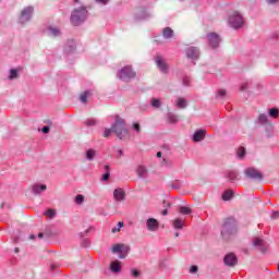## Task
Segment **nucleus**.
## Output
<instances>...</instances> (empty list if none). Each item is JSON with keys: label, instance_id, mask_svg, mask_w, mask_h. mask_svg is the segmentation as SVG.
Listing matches in <instances>:
<instances>
[{"label": "nucleus", "instance_id": "58", "mask_svg": "<svg viewBox=\"0 0 279 279\" xmlns=\"http://www.w3.org/2000/svg\"><path fill=\"white\" fill-rule=\"evenodd\" d=\"M1 208H3V204L1 205Z\"/></svg>", "mask_w": 279, "mask_h": 279}, {"label": "nucleus", "instance_id": "23", "mask_svg": "<svg viewBox=\"0 0 279 279\" xmlns=\"http://www.w3.org/2000/svg\"><path fill=\"white\" fill-rule=\"evenodd\" d=\"M97 156V150L90 148L86 151V158L87 160H93Z\"/></svg>", "mask_w": 279, "mask_h": 279}, {"label": "nucleus", "instance_id": "47", "mask_svg": "<svg viewBox=\"0 0 279 279\" xmlns=\"http://www.w3.org/2000/svg\"><path fill=\"white\" fill-rule=\"evenodd\" d=\"M98 3H102L104 5H106V3H108V1L110 0H96Z\"/></svg>", "mask_w": 279, "mask_h": 279}, {"label": "nucleus", "instance_id": "14", "mask_svg": "<svg viewBox=\"0 0 279 279\" xmlns=\"http://www.w3.org/2000/svg\"><path fill=\"white\" fill-rule=\"evenodd\" d=\"M111 252L113 254H122V252H130V247L125 246V244H114Z\"/></svg>", "mask_w": 279, "mask_h": 279}, {"label": "nucleus", "instance_id": "30", "mask_svg": "<svg viewBox=\"0 0 279 279\" xmlns=\"http://www.w3.org/2000/svg\"><path fill=\"white\" fill-rule=\"evenodd\" d=\"M151 106H153V108H160V99L153 98L151 99Z\"/></svg>", "mask_w": 279, "mask_h": 279}, {"label": "nucleus", "instance_id": "55", "mask_svg": "<svg viewBox=\"0 0 279 279\" xmlns=\"http://www.w3.org/2000/svg\"><path fill=\"white\" fill-rule=\"evenodd\" d=\"M15 254H19V248H15Z\"/></svg>", "mask_w": 279, "mask_h": 279}, {"label": "nucleus", "instance_id": "32", "mask_svg": "<svg viewBox=\"0 0 279 279\" xmlns=\"http://www.w3.org/2000/svg\"><path fill=\"white\" fill-rule=\"evenodd\" d=\"M258 121L259 123H263V124L267 123V114L265 113L259 114Z\"/></svg>", "mask_w": 279, "mask_h": 279}, {"label": "nucleus", "instance_id": "51", "mask_svg": "<svg viewBox=\"0 0 279 279\" xmlns=\"http://www.w3.org/2000/svg\"><path fill=\"white\" fill-rule=\"evenodd\" d=\"M105 169H106V171H110V166L109 165H105Z\"/></svg>", "mask_w": 279, "mask_h": 279}, {"label": "nucleus", "instance_id": "50", "mask_svg": "<svg viewBox=\"0 0 279 279\" xmlns=\"http://www.w3.org/2000/svg\"><path fill=\"white\" fill-rule=\"evenodd\" d=\"M162 215L167 216V215H169V211L167 209H163Z\"/></svg>", "mask_w": 279, "mask_h": 279}, {"label": "nucleus", "instance_id": "18", "mask_svg": "<svg viewBox=\"0 0 279 279\" xmlns=\"http://www.w3.org/2000/svg\"><path fill=\"white\" fill-rule=\"evenodd\" d=\"M110 269L113 274H119L121 271V262L114 260L110 264Z\"/></svg>", "mask_w": 279, "mask_h": 279}, {"label": "nucleus", "instance_id": "13", "mask_svg": "<svg viewBox=\"0 0 279 279\" xmlns=\"http://www.w3.org/2000/svg\"><path fill=\"white\" fill-rule=\"evenodd\" d=\"M113 199H116V202H125V191L121 187L116 189L113 191Z\"/></svg>", "mask_w": 279, "mask_h": 279}, {"label": "nucleus", "instance_id": "38", "mask_svg": "<svg viewBox=\"0 0 279 279\" xmlns=\"http://www.w3.org/2000/svg\"><path fill=\"white\" fill-rule=\"evenodd\" d=\"M169 122L170 123H178V118L175 116H173V114H170L169 116Z\"/></svg>", "mask_w": 279, "mask_h": 279}, {"label": "nucleus", "instance_id": "36", "mask_svg": "<svg viewBox=\"0 0 279 279\" xmlns=\"http://www.w3.org/2000/svg\"><path fill=\"white\" fill-rule=\"evenodd\" d=\"M110 134H112V126L111 129H106L105 132H104V137L105 138H108V136H110Z\"/></svg>", "mask_w": 279, "mask_h": 279}, {"label": "nucleus", "instance_id": "53", "mask_svg": "<svg viewBox=\"0 0 279 279\" xmlns=\"http://www.w3.org/2000/svg\"><path fill=\"white\" fill-rule=\"evenodd\" d=\"M174 236H177V238H178V236H180V233H178V232H177V233H174Z\"/></svg>", "mask_w": 279, "mask_h": 279}, {"label": "nucleus", "instance_id": "22", "mask_svg": "<svg viewBox=\"0 0 279 279\" xmlns=\"http://www.w3.org/2000/svg\"><path fill=\"white\" fill-rule=\"evenodd\" d=\"M177 106H178V108H180L181 110H184V108H186V106H187L186 99H184V98H178V100H177Z\"/></svg>", "mask_w": 279, "mask_h": 279}, {"label": "nucleus", "instance_id": "17", "mask_svg": "<svg viewBox=\"0 0 279 279\" xmlns=\"http://www.w3.org/2000/svg\"><path fill=\"white\" fill-rule=\"evenodd\" d=\"M172 226H173L174 230H182L184 228V220H182L180 218H175L172 221Z\"/></svg>", "mask_w": 279, "mask_h": 279}, {"label": "nucleus", "instance_id": "43", "mask_svg": "<svg viewBox=\"0 0 279 279\" xmlns=\"http://www.w3.org/2000/svg\"><path fill=\"white\" fill-rule=\"evenodd\" d=\"M226 95H227L226 89H220V90L218 92V97H226Z\"/></svg>", "mask_w": 279, "mask_h": 279}, {"label": "nucleus", "instance_id": "48", "mask_svg": "<svg viewBox=\"0 0 279 279\" xmlns=\"http://www.w3.org/2000/svg\"><path fill=\"white\" fill-rule=\"evenodd\" d=\"M267 2L274 4V3H278L279 0H267Z\"/></svg>", "mask_w": 279, "mask_h": 279}, {"label": "nucleus", "instance_id": "57", "mask_svg": "<svg viewBox=\"0 0 279 279\" xmlns=\"http://www.w3.org/2000/svg\"><path fill=\"white\" fill-rule=\"evenodd\" d=\"M167 206H168V207H170V206H171V204H169V203H168V204H167Z\"/></svg>", "mask_w": 279, "mask_h": 279}, {"label": "nucleus", "instance_id": "56", "mask_svg": "<svg viewBox=\"0 0 279 279\" xmlns=\"http://www.w3.org/2000/svg\"><path fill=\"white\" fill-rule=\"evenodd\" d=\"M120 258H125V255H120Z\"/></svg>", "mask_w": 279, "mask_h": 279}, {"label": "nucleus", "instance_id": "54", "mask_svg": "<svg viewBox=\"0 0 279 279\" xmlns=\"http://www.w3.org/2000/svg\"><path fill=\"white\" fill-rule=\"evenodd\" d=\"M35 238H36V235H34V234L31 235V239H35Z\"/></svg>", "mask_w": 279, "mask_h": 279}, {"label": "nucleus", "instance_id": "42", "mask_svg": "<svg viewBox=\"0 0 279 279\" xmlns=\"http://www.w3.org/2000/svg\"><path fill=\"white\" fill-rule=\"evenodd\" d=\"M133 130H135V132H141V124L140 123H134L133 124Z\"/></svg>", "mask_w": 279, "mask_h": 279}, {"label": "nucleus", "instance_id": "40", "mask_svg": "<svg viewBox=\"0 0 279 279\" xmlns=\"http://www.w3.org/2000/svg\"><path fill=\"white\" fill-rule=\"evenodd\" d=\"M86 125H97V120L89 119V120L86 121Z\"/></svg>", "mask_w": 279, "mask_h": 279}, {"label": "nucleus", "instance_id": "34", "mask_svg": "<svg viewBox=\"0 0 279 279\" xmlns=\"http://www.w3.org/2000/svg\"><path fill=\"white\" fill-rule=\"evenodd\" d=\"M76 204H84V195L78 194L75 198Z\"/></svg>", "mask_w": 279, "mask_h": 279}, {"label": "nucleus", "instance_id": "1", "mask_svg": "<svg viewBox=\"0 0 279 279\" xmlns=\"http://www.w3.org/2000/svg\"><path fill=\"white\" fill-rule=\"evenodd\" d=\"M111 128L113 134H117L120 141H123V138H130V131L125 128V121L122 119H118Z\"/></svg>", "mask_w": 279, "mask_h": 279}, {"label": "nucleus", "instance_id": "29", "mask_svg": "<svg viewBox=\"0 0 279 279\" xmlns=\"http://www.w3.org/2000/svg\"><path fill=\"white\" fill-rule=\"evenodd\" d=\"M46 217H49L50 219H53V217H56V209H48L45 213Z\"/></svg>", "mask_w": 279, "mask_h": 279}, {"label": "nucleus", "instance_id": "16", "mask_svg": "<svg viewBox=\"0 0 279 279\" xmlns=\"http://www.w3.org/2000/svg\"><path fill=\"white\" fill-rule=\"evenodd\" d=\"M162 36H163V38H166V40H170V38H173V36H175V34L171 27H165L162 29Z\"/></svg>", "mask_w": 279, "mask_h": 279}, {"label": "nucleus", "instance_id": "49", "mask_svg": "<svg viewBox=\"0 0 279 279\" xmlns=\"http://www.w3.org/2000/svg\"><path fill=\"white\" fill-rule=\"evenodd\" d=\"M157 158H162V153L161 151L157 153Z\"/></svg>", "mask_w": 279, "mask_h": 279}, {"label": "nucleus", "instance_id": "27", "mask_svg": "<svg viewBox=\"0 0 279 279\" xmlns=\"http://www.w3.org/2000/svg\"><path fill=\"white\" fill-rule=\"evenodd\" d=\"M179 213H181V215H191V208L189 207H180Z\"/></svg>", "mask_w": 279, "mask_h": 279}, {"label": "nucleus", "instance_id": "11", "mask_svg": "<svg viewBox=\"0 0 279 279\" xmlns=\"http://www.w3.org/2000/svg\"><path fill=\"white\" fill-rule=\"evenodd\" d=\"M236 263H239V259L236 258V255H234V253H229L225 256V264L228 267H234Z\"/></svg>", "mask_w": 279, "mask_h": 279}, {"label": "nucleus", "instance_id": "39", "mask_svg": "<svg viewBox=\"0 0 279 279\" xmlns=\"http://www.w3.org/2000/svg\"><path fill=\"white\" fill-rule=\"evenodd\" d=\"M131 274L134 278H138V276H141V271H138L137 269H132Z\"/></svg>", "mask_w": 279, "mask_h": 279}, {"label": "nucleus", "instance_id": "46", "mask_svg": "<svg viewBox=\"0 0 279 279\" xmlns=\"http://www.w3.org/2000/svg\"><path fill=\"white\" fill-rule=\"evenodd\" d=\"M278 217H279V213L278 211L272 213L271 219H278Z\"/></svg>", "mask_w": 279, "mask_h": 279}, {"label": "nucleus", "instance_id": "28", "mask_svg": "<svg viewBox=\"0 0 279 279\" xmlns=\"http://www.w3.org/2000/svg\"><path fill=\"white\" fill-rule=\"evenodd\" d=\"M49 32H50V36H60V29L56 27H50Z\"/></svg>", "mask_w": 279, "mask_h": 279}, {"label": "nucleus", "instance_id": "6", "mask_svg": "<svg viewBox=\"0 0 279 279\" xmlns=\"http://www.w3.org/2000/svg\"><path fill=\"white\" fill-rule=\"evenodd\" d=\"M32 14H34V8L27 7L24 10H22L20 15V23L24 25V23H27L32 19Z\"/></svg>", "mask_w": 279, "mask_h": 279}, {"label": "nucleus", "instance_id": "52", "mask_svg": "<svg viewBox=\"0 0 279 279\" xmlns=\"http://www.w3.org/2000/svg\"><path fill=\"white\" fill-rule=\"evenodd\" d=\"M44 234L43 233H39L38 234V239H43Z\"/></svg>", "mask_w": 279, "mask_h": 279}, {"label": "nucleus", "instance_id": "7", "mask_svg": "<svg viewBox=\"0 0 279 279\" xmlns=\"http://www.w3.org/2000/svg\"><path fill=\"white\" fill-rule=\"evenodd\" d=\"M245 175L251 180H263V173H260V171H258L256 168L246 169Z\"/></svg>", "mask_w": 279, "mask_h": 279}, {"label": "nucleus", "instance_id": "26", "mask_svg": "<svg viewBox=\"0 0 279 279\" xmlns=\"http://www.w3.org/2000/svg\"><path fill=\"white\" fill-rule=\"evenodd\" d=\"M125 223L123 221L118 222L117 227L112 228L111 232L116 234V232H121V228H123Z\"/></svg>", "mask_w": 279, "mask_h": 279}, {"label": "nucleus", "instance_id": "4", "mask_svg": "<svg viewBox=\"0 0 279 279\" xmlns=\"http://www.w3.org/2000/svg\"><path fill=\"white\" fill-rule=\"evenodd\" d=\"M229 23H230L231 27H234V29H239V27H243V24L245 22L243 21V16H241V14H239V12H233L229 16Z\"/></svg>", "mask_w": 279, "mask_h": 279}, {"label": "nucleus", "instance_id": "24", "mask_svg": "<svg viewBox=\"0 0 279 279\" xmlns=\"http://www.w3.org/2000/svg\"><path fill=\"white\" fill-rule=\"evenodd\" d=\"M268 114H269V117H271V119H278V117H279V110H278V108H271V109L268 111Z\"/></svg>", "mask_w": 279, "mask_h": 279}, {"label": "nucleus", "instance_id": "9", "mask_svg": "<svg viewBox=\"0 0 279 279\" xmlns=\"http://www.w3.org/2000/svg\"><path fill=\"white\" fill-rule=\"evenodd\" d=\"M208 43L211 47L216 48L219 47V43H221V37L217 33H209L207 35Z\"/></svg>", "mask_w": 279, "mask_h": 279}, {"label": "nucleus", "instance_id": "21", "mask_svg": "<svg viewBox=\"0 0 279 279\" xmlns=\"http://www.w3.org/2000/svg\"><path fill=\"white\" fill-rule=\"evenodd\" d=\"M232 197H234V192H232V190H227L223 194H222V199L225 202H230V199H232Z\"/></svg>", "mask_w": 279, "mask_h": 279}, {"label": "nucleus", "instance_id": "8", "mask_svg": "<svg viewBox=\"0 0 279 279\" xmlns=\"http://www.w3.org/2000/svg\"><path fill=\"white\" fill-rule=\"evenodd\" d=\"M155 62H156V65L158 66L159 71H161V73H167L169 71V65L167 64V61H165V59H162V57L157 56L155 58Z\"/></svg>", "mask_w": 279, "mask_h": 279}, {"label": "nucleus", "instance_id": "2", "mask_svg": "<svg viewBox=\"0 0 279 279\" xmlns=\"http://www.w3.org/2000/svg\"><path fill=\"white\" fill-rule=\"evenodd\" d=\"M86 16H88V11L84 7H80L78 9H74L71 15V23L74 26L82 25L86 21Z\"/></svg>", "mask_w": 279, "mask_h": 279}, {"label": "nucleus", "instance_id": "41", "mask_svg": "<svg viewBox=\"0 0 279 279\" xmlns=\"http://www.w3.org/2000/svg\"><path fill=\"white\" fill-rule=\"evenodd\" d=\"M229 180H230L231 182H234V180H236V173L230 172V173H229Z\"/></svg>", "mask_w": 279, "mask_h": 279}, {"label": "nucleus", "instance_id": "45", "mask_svg": "<svg viewBox=\"0 0 279 279\" xmlns=\"http://www.w3.org/2000/svg\"><path fill=\"white\" fill-rule=\"evenodd\" d=\"M49 130H50L49 126H44V128L41 129V132H43L44 134H49Z\"/></svg>", "mask_w": 279, "mask_h": 279}, {"label": "nucleus", "instance_id": "31", "mask_svg": "<svg viewBox=\"0 0 279 279\" xmlns=\"http://www.w3.org/2000/svg\"><path fill=\"white\" fill-rule=\"evenodd\" d=\"M19 77V72L16 70H11L9 80H16Z\"/></svg>", "mask_w": 279, "mask_h": 279}, {"label": "nucleus", "instance_id": "33", "mask_svg": "<svg viewBox=\"0 0 279 279\" xmlns=\"http://www.w3.org/2000/svg\"><path fill=\"white\" fill-rule=\"evenodd\" d=\"M238 156H239V158H244L245 157V148L243 146H241L238 149Z\"/></svg>", "mask_w": 279, "mask_h": 279}, {"label": "nucleus", "instance_id": "44", "mask_svg": "<svg viewBox=\"0 0 279 279\" xmlns=\"http://www.w3.org/2000/svg\"><path fill=\"white\" fill-rule=\"evenodd\" d=\"M197 271H198L197 266H192V267L190 268V274H197Z\"/></svg>", "mask_w": 279, "mask_h": 279}, {"label": "nucleus", "instance_id": "25", "mask_svg": "<svg viewBox=\"0 0 279 279\" xmlns=\"http://www.w3.org/2000/svg\"><path fill=\"white\" fill-rule=\"evenodd\" d=\"M88 97H90V92H84L80 95V99L82 104H86L88 101Z\"/></svg>", "mask_w": 279, "mask_h": 279}, {"label": "nucleus", "instance_id": "19", "mask_svg": "<svg viewBox=\"0 0 279 279\" xmlns=\"http://www.w3.org/2000/svg\"><path fill=\"white\" fill-rule=\"evenodd\" d=\"M136 172L140 178H147V168L145 166H138Z\"/></svg>", "mask_w": 279, "mask_h": 279}, {"label": "nucleus", "instance_id": "5", "mask_svg": "<svg viewBox=\"0 0 279 279\" xmlns=\"http://www.w3.org/2000/svg\"><path fill=\"white\" fill-rule=\"evenodd\" d=\"M232 234H236V227H234V225H231L230 219H229L222 226L221 236H223L225 239H230V236H232Z\"/></svg>", "mask_w": 279, "mask_h": 279}, {"label": "nucleus", "instance_id": "10", "mask_svg": "<svg viewBox=\"0 0 279 279\" xmlns=\"http://www.w3.org/2000/svg\"><path fill=\"white\" fill-rule=\"evenodd\" d=\"M146 227L149 232H156L158 228H160V223L158 222V220H156V218H149L146 221Z\"/></svg>", "mask_w": 279, "mask_h": 279}, {"label": "nucleus", "instance_id": "35", "mask_svg": "<svg viewBox=\"0 0 279 279\" xmlns=\"http://www.w3.org/2000/svg\"><path fill=\"white\" fill-rule=\"evenodd\" d=\"M253 245H255V247H258V246L263 245V240L260 238H256L253 241Z\"/></svg>", "mask_w": 279, "mask_h": 279}, {"label": "nucleus", "instance_id": "12", "mask_svg": "<svg viewBox=\"0 0 279 279\" xmlns=\"http://www.w3.org/2000/svg\"><path fill=\"white\" fill-rule=\"evenodd\" d=\"M185 53L190 60H197L199 58V50L196 47L187 48Z\"/></svg>", "mask_w": 279, "mask_h": 279}, {"label": "nucleus", "instance_id": "3", "mask_svg": "<svg viewBox=\"0 0 279 279\" xmlns=\"http://www.w3.org/2000/svg\"><path fill=\"white\" fill-rule=\"evenodd\" d=\"M117 76L119 80H122V82H130V80H134V77H136V73L132 66L125 65L118 72Z\"/></svg>", "mask_w": 279, "mask_h": 279}, {"label": "nucleus", "instance_id": "20", "mask_svg": "<svg viewBox=\"0 0 279 279\" xmlns=\"http://www.w3.org/2000/svg\"><path fill=\"white\" fill-rule=\"evenodd\" d=\"M32 191L35 193V195H39L40 191H47V185L35 184L33 185Z\"/></svg>", "mask_w": 279, "mask_h": 279}, {"label": "nucleus", "instance_id": "37", "mask_svg": "<svg viewBox=\"0 0 279 279\" xmlns=\"http://www.w3.org/2000/svg\"><path fill=\"white\" fill-rule=\"evenodd\" d=\"M110 180V171H107L104 175H102V181L104 182H108Z\"/></svg>", "mask_w": 279, "mask_h": 279}, {"label": "nucleus", "instance_id": "15", "mask_svg": "<svg viewBox=\"0 0 279 279\" xmlns=\"http://www.w3.org/2000/svg\"><path fill=\"white\" fill-rule=\"evenodd\" d=\"M206 137V131L204 130H199V131H196L193 135V141L195 143H199V141H204V138Z\"/></svg>", "mask_w": 279, "mask_h": 279}]
</instances>
